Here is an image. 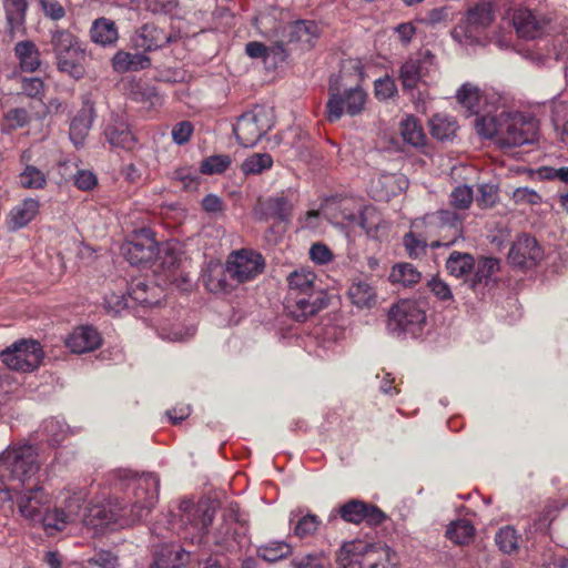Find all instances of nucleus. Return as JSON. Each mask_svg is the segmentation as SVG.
<instances>
[{
  "mask_svg": "<svg viewBox=\"0 0 568 568\" xmlns=\"http://www.w3.org/2000/svg\"><path fill=\"white\" fill-rule=\"evenodd\" d=\"M120 479L123 486L133 490V501L130 506L119 509H106L104 506L90 508V524L95 526H108L116 523L120 518L135 524L146 518L151 509L158 503L160 479L153 473L142 475L133 474L130 470H121Z\"/></svg>",
  "mask_w": 568,
  "mask_h": 568,
  "instance_id": "f257e3e1",
  "label": "nucleus"
},
{
  "mask_svg": "<svg viewBox=\"0 0 568 568\" xmlns=\"http://www.w3.org/2000/svg\"><path fill=\"white\" fill-rule=\"evenodd\" d=\"M475 126L479 135L494 139L501 148L534 143L539 129L534 116L505 110L476 119Z\"/></svg>",
  "mask_w": 568,
  "mask_h": 568,
  "instance_id": "f03ea898",
  "label": "nucleus"
},
{
  "mask_svg": "<svg viewBox=\"0 0 568 568\" xmlns=\"http://www.w3.org/2000/svg\"><path fill=\"white\" fill-rule=\"evenodd\" d=\"M41 464L38 449L30 444L8 446L0 454V480L27 487L39 483Z\"/></svg>",
  "mask_w": 568,
  "mask_h": 568,
  "instance_id": "7ed1b4c3",
  "label": "nucleus"
},
{
  "mask_svg": "<svg viewBox=\"0 0 568 568\" xmlns=\"http://www.w3.org/2000/svg\"><path fill=\"white\" fill-rule=\"evenodd\" d=\"M50 43L60 72L74 80L85 75L87 47L78 36L65 29L51 31Z\"/></svg>",
  "mask_w": 568,
  "mask_h": 568,
  "instance_id": "20e7f679",
  "label": "nucleus"
},
{
  "mask_svg": "<svg viewBox=\"0 0 568 568\" xmlns=\"http://www.w3.org/2000/svg\"><path fill=\"white\" fill-rule=\"evenodd\" d=\"M273 125V109L266 105H255L237 119L233 132L242 146L252 148Z\"/></svg>",
  "mask_w": 568,
  "mask_h": 568,
  "instance_id": "39448f33",
  "label": "nucleus"
},
{
  "mask_svg": "<svg viewBox=\"0 0 568 568\" xmlns=\"http://www.w3.org/2000/svg\"><path fill=\"white\" fill-rule=\"evenodd\" d=\"M425 323L426 313L416 301H399L388 311L387 331L395 337H416Z\"/></svg>",
  "mask_w": 568,
  "mask_h": 568,
  "instance_id": "423d86ee",
  "label": "nucleus"
},
{
  "mask_svg": "<svg viewBox=\"0 0 568 568\" xmlns=\"http://www.w3.org/2000/svg\"><path fill=\"white\" fill-rule=\"evenodd\" d=\"M493 6L480 2L470 8L465 18L452 32L453 38L464 44L481 43L486 39V30L494 21Z\"/></svg>",
  "mask_w": 568,
  "mask_h": 568,
  "instance_id": "0eeeda50",
  "label": "nucleus"
},
{
  "mask_svg": "<svg viewBox=\"0 0 568 568\" xmlns=\"http://www.w3.org/2000/svg\"><path fill=\"white\" fill-rule=\"evenodd\" d=\"M247 528L240 517L239 507L231 505L223 517V523L213 534V540L222 551H237L246 542Z\"/></svg>",
  "mask_w": 568,
  "mask_h": 568,
  "instance_id": "6e6552de",
  "label": "nucleus"
},
{
  "mask_svg": "<svg viewBox=\"0 0 568 568\" xmlns=\"http://www.w3.org/2000/svg\"><path fill=\"white\" fill-rule=\"evenodd\" d=\"M0 356L8 368L19 372H31L41 364L43 351L39 342L21 339L3 349Z\"/></svg>",
  "mask_w": 568,
  "mask_h": 568,
  "instance_id": "1a4fd4ad",
  "label": "nucleus"
},
{
  "mask_svg": "<svg viewBox=\"0 0 568 568\" xmlns=\"http://www.w3.org/2000/svg\"><path fill=\"white\" fill-rule=\"evenodd\" d=\"M367 93L363 88L356 85L338 92L333 84L329 85V99L327 101V119L331 122L339 120L344 112L354 116L359 114L366 104Z\"/></svg>",
  "mask_w": 568,
  "mask_h": 568,
  "instance_id": "9d476101",
  "label": "nucleus"
},
{
  "mask_svg": "<svg viewBox=\"0 0 568 568\" xmlns=\"http://www.w3.org/2000/svg\"><path fill=\"white\" fill-rule=\"evenodd\" d=\"M335 513L336 514L332 513L329 515V521L335 519L338 515L348 524L359 525L365 523L366 525L374 527L383 524L387 519L386 514L381 508L359 499H351L344 503L335 510Z\"/></svg>",
  "mask_w": 568,
  "mask_h": 568,
  "instance_id": "9b49d317",
  "label": "nucleus"
},
{
  "mask_svg": "<svg viewBox=\"0 0 568 568\" xmlns=\"http://www.w3.org/2000/svg\"><path fill=\"white\" fill-rule=\"evenodd\" d=\"M264 265V258L260 253L243 248L230 254L225 272L236 282L244 283L261 274Z\"/></svg>",
  "mask_w": 568,
  "mask_h": 568,
  "instance_id": "f8f14e48",
  "label": "nucleus"
},
{
  "mask_svg": "<svg viewBox=\"0 0 568 568\" xmlns=\"http://www.w3.org/2000/svg\"><path fill=\"white\" fill-rule=\"evenodd\" d=\"M122 252L132 265L153 261L159 253L153 232L150 229H141L135 232L132 239L122 245Z\"/></svg>",
  "mask_w": 568,
  "mask_h": 568,
  "instance_id": "ddd939ff",
  "label": "nucleus"
},
{
  "mask_svg": "<svg viewBox=\"0 0 568 568\" xmlns=\"http://www.w3.org/2000/svg\"><path fill=\"white\" fill-rule=\"evenodd\" d=\"M457 101L477 119L498 111L499 98L497 94L481 93L479 88L471 83H464L456 93Z\"/></svg>",
  "mask_w": 568,
  "mask_h": 568,
  "instance_id": "4468645a",
  "label": "nucleus"
},
{
  "mask_svg": "<svg viewBox=\"0 0 568 568\" xmlns=\"http://www.w3.org/2000/svg\"><path fill=\"white\" fill-rule=\"evenodd\" d=\"M51 497L39 483L24 487L17 496V506L21 516L32 523H39Z\"/></svg>",
  "mask_w": 568,
  "mask_h": 568,
  "instance_id": "2eb2a0df",
  "label": "nucleus"
},
{
  "mask_svg": "<svg viewBox=\"0 0 568 568\" xmlns=\"http://www.w3.org/2000/svg\"><path fill=\"white\" fill-rule=\"evenodd\" d=\"M327 298L324 292H312L296 295H286L285 310L287 314L298 322L306 321L326 307Z\"/></svg>",
  "mask_w": 568,
  "mask_h": 568,
  "instance_id": "dca6fc26",
  "label": "nucleus"
},
{
  "mask_svg": "<svg viewBox=\"0 0 568 568\" xmlns=\"http://www.w3.org/2000/svg\"><path fill=\"white\" fill-rule=\"evenodd\" d=\"M435 55L429 51L409 57L399 68L403 90H413L424 77L435 70Z\"/></svg>",
  "mask_w": 568,
  "mask_h": 568,
  "instance_id": "f3484780",
  "label": "nucleus"
},
{
  "mask_svg": "<svg viewBox=\"0 0 568 568\" xmlns=\"http://www.w3.org/2000/svg\"><path fill=\"white\" fill-rule=\"evenodd\" d=\"M542 256L544 252L537 240L528 234L519 235L508 252L509 263L523 268L536 266Z\"/></svg>",
  "mask_w": 568,
  "mask_h": 568,
  "instance_id": "a211bd4d",
  "label": "nucleus"
},
{
  "mask_svg": "<svg viewBox=\"0 0 568 568\" xmlns=\"http://www.w3.org/2000/svg\"><path fill=\"white\" fill-rule=\"evenodd\" d=\"M511 21L518 37L527 40L540 37L549 22L540 11L528 8L515 9Z\"/></svg>",
  "mask_w": 568,
  "mask_h": 568,
  "instance_id": "6ab92c4d",
  "label": "nucleus"
},
{
  "mask_svg": "<svg viewBox=\"0 0 568 568\" xmlns=\"http://www.w3.org/2000/svg\"><path fill=\"white\" fill-rule=\"evenodd\" d=\"M94 119V104L90 97L85 95L82 99V106L72 118L70 123V140L77 148L82 146L84 144V141L93 125Z\"/></svg>",
  "mask_w": 568,
  "mask_h": 568,
  "instance_id": "aec40b11",
  "label": "nucleus"
},
{
  "mask_svg": "<svg viewBox=\"0 0 568 568\" xmlns=\"http://www.w3.org/2000/svg\"><path fill=\"white\" fill-rule=\"evenodd\" d=\"M176 34L165 32L154 23H145L136 33L135 44L144 51H154L176 41Z\"/></svg>",
  "mask_w": 568,
  "mask_h": 568,
  "instance_id": "412c9836",
  "label": "nucleus"
},
{
  "mask_svg": "<svg viewBox=\"0 0 568 568\" xmlns=\"http://www.w3.org/2000/svg\"><path fill=\"white\" fill-rule=\"evenodd\" d=\"M293 209L294 203L285 192L275 196H270L258 205L261 219L265 221L276 220L278 222H288L292 216Z\"/></svg>",
  "mask_w": 568,
  "mask_h": 568,
  "instance_id": "4be33fe9",
  "label": "nucleus"
},
{
  "mask_svg": "<svg viewBox=\"0 0 568 568\" xmlns=\"http://www.w3.org/2000/svg\"><path fill=\"white\" fill-rule=\"evenodd\" d=\"M463 215L452 210H440L434 214L424 216L422 220H416L413 223L414 227H418L420 223H436L440 230L452 231L453 239L444 245L453 244L457 237L462 236L463 232Z\"/></svg>",
  "mask_w": 568,
  "mask_h": 568,
  "instance_id": "5701e85b",
  "label": "nucleus"
},
{
  "mask_svg": "<svg viewBox=\"0 0 568 568\" xmlns=\"http://www.w3.org/2000/svg\"><path fill=\"white\" fill-rule=\"evenodd\" d=\"M371 546L361 540L344 542L337 552V568H363Z\"/></svg>",
  "mask_w": 568,
  "mask_h": 568,
  "instance_id": "b1692460",
  "label": "nucleus"
},
{
  "mask_svg": "<svg viewBox=\"0 0 568 568\" xmlns=\"http://www.w3.org/2000/svg\"><path fill=\"white\" fill-rule=\"evenodd\" d=\"M103 134L112 148L132 151L138 144V139L132 133L129 125L120 120L110 122L105 126Z\"/></svg>",
  "mask_w": 568,
  "mask_h": 568,
  "instance_id": "393cba45",
  "label": "nucleus"
},
{
  "mask_svg": "<svg viewBox=\"0 0 568 568\" xmlns=\"http://www.w3.org/2000/svg\"><path fill=\"white\" fill-rule=\"evenodd\" d=\"M65 344L72 353L82 354L98 348L101 345V336L95 328L81 326L70 334Z\"/></svg>",
  "mask_w": 568,
  "mask_h": 568,
  "instance_id": "a878e982",
  "label": "nucleus"
},
{
  "mask_svg": "<svg viewBox=\"0 0 568 568\" xmlns=\"http://www.w3.org/2000/svg\"><path fill=\"white\" fill-rule=\"evenodd\" d=\"M90 39L93 43L104 48L114 47L119 39L115 22L104 17L95 19L90 28Z\"/></svg>",
  "mask_w": 568,
  "mask_h": 568,
  "instance_id": "bb28decb",
  "label": "nucleus"
},
{
  "mask_svg": "<svg viewBox=\"0 0 568 568\" xmlns=\"http://www.w3.org/2000/svg\"><path fill=\"white\" fill-rule=\"evenodd\" d=\"M189 560V554L180 546L164 545L155 554L151 568H182Z\"/></svg>",
  "mask_w": 568,
  "mask_h": 568,
  "instance_id": "cd10ccee",
  "label": "nucleus"
},
{
  "mask_svg": "<svg viewBox=\"0 0 568 568\" xmlns=\"http://www.w3.org/2000/svg\"><path fill=\"white\" fill-rule=\"evenodd\" d=\"M347 295L352 304L358 308H372L377 302L376 290L366 280L354 281L348 287Z\"/></svg>",
  "mask_w": 568,
  "mask_h": 568,
  "instance_id": "c85d7f7f",
  "label": "nucleus"
},
{
  "mask_svg": "<svg viewBox=\"0 0 568 568\" xmlns=\"http://www.w3.org/2000/svg\"><path fill=\"white\" fill-rule=\"evenodd\" d=\"M112 68L118 73L139 71L150 65V59L143 53L118 51L112 60Z\"/></svg>",
  "mask_w": 568,
  "mask_h": 568,
  "instance_id": "c756f323",
  "label": "nucleus"
},
{
  "mask_svg": "<svg viewBox=\"0 0 568 568\" xmlns=\"http://www.w3.org/2000/svg\"><path fill=\"white\" fill-rule=\"evenodd\" d=\"M316 275L308 268H298L287 276L288 292L287 295H296L303 293L322 292L315 288Z\"/></svg>",
  "mask_w": 568,
  "mask_h": 568,
  "instance_id": "7c9ffc66",
  "label": "nucleus"
},
{
  "mask_svg": "<svg viewBox=\"0 0 568 568\" xmlns=\"http://www.w3.org/2000/svg\"><path fill=\"white\" fill-rule=\"evenodd\" d=\"M40 203L38 200L28 197L24 199L20 204L14 206L10 214V225L13 230L24 227L29 224L36 215L39 213Z\"/></svg>",
  "mask_w": 568,
  "mask_h": 568,
  "instance_id": "2f4dec72",
  "label": "nucleus"
},
{
  "mask_svg": "<svg viewBox=\"0 0 568 568\" xmlns=\"http://www.w3.org/2000/svg\"><path fill=\"white\" fill-rule=\"evenodd\" d=\"M357 225L372 239H379L387 227L381 213L372 205L363 206Z\"/></svg>",
  "mask_w": 568,
  "mask_h": 568,
  "instance_id": "473e14b6",
  "label": "nucleus"
},
{
  "mask_svg": "<svg viewBox=\"0 0 568 568\" xmlns=\"http://www.w3.org/2000/svg\"><path fill=\"white\" fill-rule=\"evenodd\" d=\"M14 53L23 71L33 72L41 64L39 49L30 40L18 42L14 47Z\"/></svg>",
  "mask_w": 568,
  "mask_h": 568,
  "instance_id": "72a5a7b5",
  "label": "nucleus"
},
{
  "mask_svg": "<svg viewBox=\"0 0 568 568\" xmlns=\"http://www.w3.org/2000/svg\"><path fill=\"white\" fill-rule=\"evenodd\" d=\"M317 26L313 21H294L287 27L288 42L301 43L310 48L313 39L317 37Z\"/></svg>",
  "mask_w": 568,
  "mask_h": 568,
  "instance_id": "f704fd0d",
  "label": "nucleus"
},
{
  "mask_svg": "<svg viewBox=\"0 0 568 568\" xmlns=\"http://www.w3.org/2000/svg\"><path fill=\"white\" fill-rule=\"evenodd\" d=\"M363 568H397V557L386 545H372Z\"/></svg>",
  "mask_w": 568,
  "mask_h": 568,
  "instance_id": "c9c22d12",
  "label": "nucleus"
},
{
  "mask_svg": "<svg viewBox=\"0 0 568 568\" xmlns=\"http://www.w3.org/2000/svg\"><path fill=\"white\" fill-rule=\"evenodd\" d=\"M400 134L403 140L416 149L426 146V134L420 122L415 116H407L400 122Z\"/></svg>",
  "mask_w": 568,
  "mask_h": 568,
  "instance_id": "e433bc0d",
  "label": "nucleus"
},
{
  "mask_svg": "<svg viewBox=\"0 0 568 568\" xmlns=\"http://www.w3.org/2000/svg\"><path fill=\"white\" fill-rule=\"evenodd\" d=\"M500 268V262L495 257H481L475 265V274L469 281V286L476 288L479 285H488L491 276Z\"/></svg>",
  "mask_w": 568,
  "mask_h": 568,
  "instance_id": "4c0bfd02",
  "label": "nucleus"
},
{
  "mask_svg": "<svg viewBox=\"0 0 568 568\" xmlns=\"http://www.w3.org/2000/svg\"><path fill=\"white\" fill-rule=\"evenodd\" d=\"M422 278L420 272L410 263H398L392 267L389 281L403 287H412Z\"/></svg>",
  "mask_w": 568,
  "mask_h": 568,
  "instance_id": "58836bf2",
  "label": "nucleus"
},
{
  "mask_svg": "<svg viewBox=\"0 0 568 568\" xmlns=\"http://www.w3.org/2000/svg\"><path fill=\"white\" fill-rule=\"evenodd\" d=\"M430 133L438 141H450L455 138L458 124L454 118L436 114L430 119Z\"/></svg>",
  "mask_w": 568,
  "mask_h": 568,
  "instance_id": "ea45409f",
  "label": "nucleus"
},
{
  "mask_svg": "<svg viewBox=\"0 0 568 568\" xmlns=\"http://www.w3.org/2000/svg\"><path fill=\"white\" fill-rule=\"evenodd\" d=\"M475 267V260L469 253L453 252L446 261V268L455 277H464L470 274Z\"/></svg>",
  "mask_w": 568,
  "mask_h": 568,
  "instance_id": "a19ab883",
  "label": "nucleus"
},
{
  "mask_svg": "<svg viewBox=\"0 0 568 568\" xmlns=\"http://www.w3.org/2000/svg\"><path fill=\"white\" fill-rule=\"evenodd\" d=\"M62 505L59 508L64 509L65 515L73 523L80 516L82 506L87 499L84 489H67L62 493Z\"/></svg>",
  "mask_w": 568,
  "mask_h": 568,
  "instance_id": "79ce46f5",
  "label": "nucleus"
},
{
  "mask_svg": "<svg viewBox=\"0 0 568 568\" xmlns=\"http://www.w3.org/2000/svg\"><path fill=\"white\" fill-rule=\"evenodd\" d=\"M154 291L155 287L148 285L144 281L133 282L128 291L131 306L134 307L135 305H156L159 301L153 296Z\"/></svg>",
  "mask_w": 568,
  "mask_h": 568,
  "instance_id": "37998d69",
  "label": "nucleus"
},
{
  "mask_svg": "<svg viewBox=\"0 0 568 568\" xmlns=\"http://www.w3.org/2000/svg\"><path fill=\"white\" fill-rule=\"evenodd\" d=\"M2 4L11 31L24 23L28 8L27 0H2Z\"/></svg>",
  "mask_w": 568,
  "mask_h": 568,
  "instance_id": "c03bdc74",
  "label": "nucleus"
},
{
  "mask_svg": "<svg viewBox=\"0 0 568 568\" xmlns=\"http://www.w3.org/2000/svg\"><path fill=\"white\" fill-rule=\"evenodd\" d=\"M19 184L23 189L41 190L47 185V174L32 164H27L19 174Z\"/></svg>",
  "mask_w": 568,
  "mask_h": 568,
  "instance_id": "a18cd8bd",
  "label": "nucleus"
},
{
  "mask_svg": "<svg viewBox=\"0 0 568 568\" xmlns=\"http://www.w3.org/2000/svg\"><path fill=\"white\" fill-rule=\"evenodd\" d=\"M39 523L43 526L47 531H58L65 528L67 525L72 521L65 515L64 509L54 507L53 509L49 508V505L45 507Z\"/></svg>",
  "mask_w": 568,
  "mask_h": 568,
  "instance_id": "49530a36",
  "label": "nucleus"
},
{
  "mask_svg": "<svg viewBox=\"0 0 568 568\" xmlns=\"http://www.w3.org/2000/svg\"><path fill=\"white\" fill-rule=\"evenodd\" d=\"M474 534V526L468 520L464 519L452 523L446 530L447 538L457 545L470 542Z\"/></svg>",
  "mask_w": 568,
  "mask_h": 568,
  "instance_id": "de8ad7c7",
  "label": "nucleus"
},
{
  "mask_svg": "<svg viewBox=\"0 0 568 568\" xmlns=\"http://www.w3.org/2000/svg\"><path fill=\"white\" fill-rule=\"evenodd\" d=\"M185 517L190 527L196 532L195 537L200 542L213 520V513L210 509L193 508Z\"/></svg>",
  "mask_w": 568,
  "mask_h": 568,
  "instance_id": "09e8293b",
  "label": "nucleus"
},
{
  "mask_svg": "<svg viewBox=\"0 0 568 568\" xmlns=\"http://www.w3.org/2000/svg\"><path fill=\"white\" fill-rule=\"evenodd\" d=\"M406 183L400 176L396 174H382L378 176L376 183V196L379 200H388L390 196L396 195L402 190L399 183Z\"/></svg>",
  "mask_w": 568,
  "mask_h": 568,
  "instance_id": "8fccbe9b",
  "label": "nucleus"
},
{
  "mask_svg": "<svg viewBox=\"0 0 568 568\" xmlns=\"http://www.w3.org/2000/svg\"><path fill=\"white\" fill-rule=\"evenodd\" d=\"M520 536L511 526L501 527L496 536L495 541L499 549L505 554H513L519 548Z\"/></svg>",
  "mask_w": 568,
  "mask_h": 568,
  "instance_id": "3c124183",
  "label": "nucleus"
},
{
  "mask_svg": "<svg viewBox=\"0 0 568 568\" xmlns=\"http://www.w3.org/2000/svg\"><path fill=\"white\" fill-rule=\"evenodd\" d=\"M41 430L52 444H59L67 437L69 427L62 419L51 417L42 423Z\"/></svg>",
  "mask_w": 568,
  "mask_h": 568,
  "instance_id": "603ef678",
  "label": "nucleus"
},
{
  "mask_svg": "<svg viewBox=\"0 0 568 568\" xmlns=\"http://www.w3.org/2000/svg\"><path fill=\"white\" fill-rule=\"evenodd\" d=\"M292 551L288 544L284 541H271L261 546L257 550L258 557L268 562H275L287 557Z\"/></svg>",
  "mask_w": 568,
  "mask_h": 568,
  "instance_id": "864d4df0",
  "label": "nucleus"
},
{
  "mask_svg": "<svg viewBox=\"0 0 568 568\" xmlns=\"http://www.w3.org/2000/svg\"><path fill=\"white\" fill-rule=\"evenodd\" d=\"M272 165L273 159L268 153H254L244 160L241 169L245 174H260Z\"/></svg>",
  "mask_w": 568,
  "mask_h": 568,
  "instance_id": "5fc2aeb1",
  "label": "nucleus"
},
{
  "mask_svg": "<svg viewBox=\"0 0 568 568\" xmlns=\"http://www.w3.org/2000/svg\"><path fill=\"white\" fill-rule=\"evenodd\" d=\"M230 164L231 159L226 154L211 155L201 162L200 172L206 175L221 174Z\"/></svg>",
  "mask_w": 568,
  "mask_h": 568,
  "instance_id": "6e6d98bb",
  "label": "nucleus"
},
{
  "mask_svg": "<svg viewBox=\"0 0 568 568\" xmlns=\"http://www.w3.org/2000/svg\"><path fill=\"white\" fill-rule=\"evenodd\" d=\"M473 201V189L466 184L456 186L449 195V203L455 210H467Z\"/></svg>",
  "mask_w": 568,
  "mask_h": 568,
  "instance_id": "4d7b16f0",
  "label": "nucleus"
},
{
  "mask_svg": "<svg viewBox=\"0 0 568 568\" xmlns=\"http://www.w3.org/2000/svg\"><path fill=\"white\" fill-rule=\"evenodd\" d=\"M204 285L211 293H227L231 287L226 281L225 273L221 270L210 271L204 275Z\"/></svg>",
  "mask_w": 568,
  "mask_h": 568,
  "instance_id": "13d9d810",
  "label": "nucleus"
},
{
  "mask_svg": "<svg viewBox=\"0 0 568 568\" xmlns=\"http://www.w3.org/2000/svg\"><path fill=\"white\" fill-rule=\"evenodd\" d=\"M321 524L320 518L314 514H306L301 517L294 526V534L300 538H305L315 534Z\"/></svg>",
  "mask_w": 568,
  "mask_h": 568,
  "instance_id": "bf43d9fd",
  "label": "nucleus"
},
{
  "mask_svg": "<svg viewBox=\"0 0 568 568\" xmlns=\"http://www.w3.org/2000/svg\"><path fill=\"white\" fill-rule=\"evenodd\" d=\"M254 24L264 37H277L280 34V23L271 14L260 13L254 18Z\"/></svg>",
  "mask_w": 568,
  "mask_h": 568,
  "instance_id": "052dcab7",
  "label": "nucleus"
},
{
  "mask_svg": "<svg viewBox=\"0 0 568 568\" xmlns=\"http://www.w3.org/2000/svg\"><path fill=\"white\" fill-rule=\"evenodd\" d=\"M21 90L27 97L41 100L45 91V84L38 77L22 78Z\"/></svg>",
  "mask_w": 568,
  "mask_h": 568,
  "instance_id": "680f3d73",
  "label": "nucleus"
},
{
  "mask_svg": "<svg viewBox=\"0 0 568 568\" xmlns=\"http://www.w3.org/2000/svg\"><path fill=\"white\" fill-rule=\"evenodd\" d=\"M511 199L518 205H537L541 202V196L527 186L514 190Z\"/></svg>",
  "mask_w": 568,
  "mask_h": 568,
  "instance_id": "e2e57ef3",
  "label": "nucleus"
},
{
  "mask_svg": "<svg viewBox=\"0 0 568 568\" xmlns=\"http://www.w3.org/2000/svg\"><path fill=\"white\" fill-rule=\"evenodd\" d=\"M308 254L311 261L317 265H326L332 262L334 257L331 248L321 242L312 244Z\"/></svg>",
  "mask_w": 568,
  "mask_h": 568,
  "instance_id": "0e129e2a",
  "label": "nucleus"
},
{
  "mask_svg": "<svg viewBox=\"0 0 568 568\" xmlns=\"http://www.w3.org/2000/svg\"><path fill=\"white\" fill-rule=\"evenodd\" d=\"M404 246L407 251V254L410 257H418L425 253L427 247V243L425 240L419 239L415 233L409 232L404 235L403 239Z\"/></svg>",
  "mask_w": 568,
  "mask_h": 568,
  "instance_id": "69168bd1",
  "label": "nucleus"
},
{
  "mask_svg": "<svg viewBox=\"0 0 568 568\" xmlns=\"http://www.w3.org/2000/svg\"><path fill=\"white\" fill-rule=\"evenodd\" d=\"M397 92L396 84L389 77L381 78L375 81V95L378 100H388Z\"/></svg>",
  "mask_w": 568,
  "mask_h": 568,
  "instance_id": "338daca9",
  "label": "nucleus"
},
{
  "mask_svg": "<svg viewBox=\"0 0 568 568\" xmlns=\"http://www.w3.org/2000/svg\"><path fill=\"white\" fill-rule=\"evenodd\" d=\"M90 565L98 566L100 568H118L119 561L118 557L108 550H100L94 554L91 558L88 559Z\"/></svg>",
  "mask_w": 568,
  "mask_h": 568,
  "instance_id": "774afa93",
  "label": "nucleus"
}]
</instances>
